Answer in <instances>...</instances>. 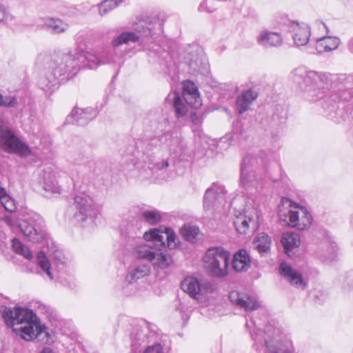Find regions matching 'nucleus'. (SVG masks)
Instances as JSON below:
<instances>
[{
	"label": "nucleus",
	"mask_w": 353,
	"mask_h": 353,
	"mask_svg": "<svg viewBox=\"0 0 353 353\" xmlns=\"http://www.w3.org/2000/svg\"><path fill=\"white\" fill-rule=\"evenodd\" d=\"M292 81L307 94L309 100L320 101L326 116L335 120L341 101L350 102L353 109V77L345 74L306 71L296 68L291 75Z\"/></svg>",
	"instance_id": "1"
},
{
	"label": "nucleus",
	"mask_w": 353,
	"mask_h": 353,
	"mask_svg": "<svg viewBox=\"0 0 353 353\" xmlns=\"http://www.w3.org/2000/svg\"><path fill=\"white\" fill-rule=\"evenodd\" d=\"M0 312L6 325L24 340H37L42 343L51 341L50 334L45 327H43L38 323L32 310L21 307L10 308L1 305Z\"/></svg>",
	"instance_id": "2"
},
{
	"label": "nucleus",
	"mask_w": 353,
	"mask_h": 353,
	"mask_svg": "<svg viewBox=\"0 0 353 353\" xmlns=\"http://www.w3.org/2000/svg\"><path fill=\"white\" fill-rule=\"evenodd\" d=\"M165 230L164 234L157 229L144 232L145 242L135 248L136 256L150 261L155 267L167 268L172 263V258L167 252L164 239L167 240V246L170 249L176 248V243L175 234L168 228Z\"/></svg>",
	"instance_id": "3"
},
{
	"label": "nucleus",
	"mask_w": 353,
	"mask_h": 353,
	"mask_svg": "<svg viewBox=\"0 0 353 353\" xmlns=\"http://www.w3.org/2000/svg\"><path fill=\"white\" fill-rule=\"evenodd\" d=\"M4 221L10 228L15 225L19 228L25 238L32 243L43 240L47 235L45 222L36 212H28L21 214L17 222L12 216H4Z\"/></svg>",
	"instance_id": "4"
},
{
	"label": "nucleus",
	"mask_w": 353,
	"mask_h": 353,
	"mask_svg": "<svg viewBox=\"0 0 353 353\" xmlns=\"http://www.w3.org/2000/svg\"><path fill=\"white\" fill-rule=\"evenodd\" d=\"M250 334L256 350L265 347L270 353H292L288 345L282 342L283 332L279 325L268 324L263 332L254 328Z\"/></svg>",
	"instance_id": "5"
},
{
	"label": "nucleus",
	"mask_w": 353,
	"mask_h": 353,
	"mask_svg": "<svg viewBox=\"0 0 353 353\" xmlns=\"http://www.w3.org/2000/svg\"><path fill=\"white\" fill-rule=\"evenodd\" d=\"M268 162L263 151H260L256 155L248 154L241 164L240 183L242 187L248 190L255 189L258 191L261 188L263 177L256 174V169L261 167L266 170Z\"/></svg>",
	"instance_id": "6"
},
{
	"label": "nucleus",
	"mask_w": 353,
	"mask_h": 353,
	"mask_svg": "<svg viewBox=\"0 0 353 353\" xmlns=\"http://www.w3.org/2000/svg\"><path fill=\"white\" fill-rule=\"evenodd\" d=\"M50 63L52 68L57 70L59 76L63 77L61 80L69 79L81 68H88L86 53L77 50L55 54Z\"/></svg>",
	"instance_id": "7"
},
{
	"label": "nucleus",
	"mask_w": 353,
	"mask_h": 353,
	"mask_svg": "<svg viewBox=\"0 0 353 353\" xmlns=\"http://www.w3.org/2000/svg\"><path fill=\"white\" fill-rule=\"evenodd\" d=\"M98 212L93 199L84 194L76 195L68 210L73 222L83 228L92 226Z\"/></svg>",
	"instance_id": "8"
},
{
	"label": "nucleus",
	"mask_w": 353,
	"mask_h": 353,
	"mask_svg": "<svg viewBox=\"0 0 353 353\" xmlns=\"http://www.w3.org/2000/svg\"><path fill=\"white\" fill-rule=\"evenodd\" d=\"M138 147L142 150V153L146 154L154 148H163L172 150L181 156L185 152L186 145L180 137V133L176 129L168 130L159 135L145 139L143 142L137 143Z\"/></svg>",
	"instance_id": "9"
},
{
	"label": "nucleus",
	"mask_w": 353,
	"mask_h": 353,
	"mask_svg": "<svg viewBox=\"0 0 353 353\" xmlns=\"http://www.w3.org/2000/svg\"><path fill=\"white\" fill-rule=\"evenodd\" d=\"M279 206V216L285 224L299 230L307 229L312 223V216L307 210L288 199H282Z\"/></svg>",
	"instance_id": "10"
},
{
	"label": "nucleus",
	"mask_w": 353,
	"mask_h": 353,
	"mask_svg": "<svg viewBox=\"0 0 353 353\" xmlns=\"http://www.w3.org/2000/svg\"><path fill=\"white\" fill-rule=\"evenodd\" d=\"M230 252L223 247L208 248L203 258L204 268L211 276L223 278L228 274Z\"/></svg>",
	"instance_id": "11"
},
{
	"label": "nucleus",
	"mask_w": 353,
	"mask_h": 353,
	"mask_svg": "<svg viewBox=\"0 0 353 353\" xmlns=\"http://www.w3.org/2000/svg\"><path fill=\"white\" fill-rule=\"evenodd\" d=\"M88 68H97L101 65L120 64L122 62L123 52L117 47L105 46L99 49L85 52Z\"/></svg>",
	"instance_id": "12"
},
{
	"label": "nucleus",
	"mask_w": 353,
	"mask_h": 353,
	"mask_svg": "<svg viewBox=\"0 0 353 353\" xmlns=\"http://www.w3.org/2000/svg\"><path fill=\"white\" fill-rule=\"evenodd\" d=\"M0 146L8 153L27 157L31 153L29 147L22 142L5 124H0Z\"/></svg>",
	"instance_id": "13"
},
{
	"label": "nucleus",
	"mask_w": 353,
	"mask_h": 353,
	"mask_svg": "<svg viewBox=\"0 0 353 353\" xmlns=\"http://www.w3.org/2000/svg\"><path fill=\"white\" fill-rule=\"evenodd\" d=\"M236 231L241 234L254 233L259 228V214L256 208L247 205L243 214L236 215L233 221Z\"/></svg>",
	"instance_id": "14"
},
{
	"label": "nucleus",
	"mask_w": 353,
	"mask_h": 353,
	"mask_svg": "<svg viewBox=\"0 0 353 353\" xmlns=\"http://www.w3.org/2000/svg\"><path fill=\"white\" fill-rule=\"evenodd\" d=\"M157 337L156 326L143 322L137 325L130 334L132 350L135 353L139 351V347L152 342Z\"/></svg>",
	"instance_id": "15"
},
{
	"label": "nucleus",
	"mask_w": 353,
	"mask_h": 353,
	"mask_svg": "<svg viewBox=\"0 0 353 353\" xmlns=\"http://www.w3.org/2000/svg\"><path fill=\"white\" fill-rule=\"evenodd\" d=\"M225 189L222 185L213 184L203 196V208L205 210L218 208L225 203Z\"/></svg>",
	"instance_id": "16"
},
{
	"label": "nucleus",
	"mask_w": 353,
	"mask_h": 353,
	"mask_svg": "<svg viewBox=\"0 0 353 353\" xmlns=\"http://www.w3.org/2000/svg\"><path fill=\"white\" fill-rule=\"evenodd\" d=\"M63 77L59 76L57 70L53 69L52 64L49 63V65L39 75L37 84L39 87L46 92H53L59 83V78Z\"/></svg>",
	"instance_id": "17"
},
{
	"label": "nucleus",
	"mask_w": 353,
	"mask_h": 353,
	"mask_svg": "<svg viewBox=\"0 0 353 353\" xmlns=\"http://www.w3.org/2000/svg\"><path fill=\"white\" fill-rule=\"evenodd\" d=\"M38 183L45 192V196H50L52 194H60L61 188L58 184L56 176L50 168L41 171L39 174Z\"/></svg>",
	"instance_id": "18"
},
{
	"label": "nucleus",
	"mask_w": 353,
	"mask_h": 353,
	"mask_svg": "<svg viewBox=\"0 0 353 353\" xmlns=\"http://www.w3.org/2000/svg\"><path fill=\"white\" fill-rule=\"evenodd\" d=\"M229 299L233 305L246 312L254 311L260 307V303L254 296L238 291H232L229 294Z\"/></svg>",
	"instance_id": "19"
},
{
	"label": "nucleus",
	"mask_w": 353,
	"mask_h": 353,
	"mask_svg": "<svg viewBox=\"0 0 353 353\" xmlns=\"http://www.w3.org/2000/svg\"><path fill=\"white\" fill-rule=\"evenodd\" d=\"M207 283H200L197 279L189 276L181 283V289L194 299L199 300L206 292Z\"/></svg>",
	"instance_id": "20"
},
{
	"label": "nucleus",
	"mask_w": 353,
	"mask_h": 353,
	"mask_svg": "<svg viewBox=\"0 0 353 353\" xmlns=\"http://www.w3.org/2000/svg\"><path fill=\"white\" fill-rule=\"evenodd\" d=\"M279 272L294 287L298 289H304L305 287L301 274L288 263H281Z\"/></svg>",
	"instance_id": "21"
},
{
	"label": "nucleus",
	"mask_w": 353,
	"mask_h": 353,
	"mask_svg": "<svg viewBox=\"0 0 353 353\" xmlns=\"http://www.w3.org/2000/svg\"><path fill=\"white\" fill-rule=\"evenodd\" d=\"M97 116V111L92 108L86 109L74 108L71 113L67 117L68 123H76L79 125H83L88 123Z\"/></svg>",
	"instance_id": "22"
},
{
	"label": "nucleus",
	"mask_w": 353,
	"mask_h": 353,
	"mask_svg": "<svg viewBox=\"0 0 353 353\" xmlns=\"http://www.w3.org/2000/svg\"><path fill=\"white\" fill-rule=\"evenodd\" d=\"M256 41L263 48H269L281 46L283 43V38L279 32L264 30L258 35Z\"/></svg>",
	"instance_id": "23"
},
{
	"label": "nucleus",
	"mask_w": 353,
	"mask_h": 353,
	"mask_svg": "<svg viewBox=\"0 0 353 353\" xmlns=\"http://www.w3.org/2000/svg\"><path fill=\"white\" fill-rule=\"evenodd\" d=\"M185 63L190 68V72H197L205 68L206 59L202 51L199 52L198 48L191 50L185 57Z\"/></svg>",
	"instance_id": "24"
},
{
	"label": "nucleus",
	"mask_w": 353,
	"mask_h": 353,
	"mask_svg": "<svg viewBox=\"0 0 353 353\" xmlns=\"http://www.w3.org/2000/svg\"><path fill=\"white\" fill-rule=\"evenodd\" d=\"M232 267L236 272H247L251 267V259L248 251L240 249L233 256Z\"/></svg>",
	"instance_id": "25"
},
{
	"label": "nucleus",
	"mask_w": 353,
	"mask_h": 353,
	"mask_svg": "<svg viewBox=\"0 0 353 353\" xmlns=\"http://www.w3.org/2000/svg\"><path fill=\"white\" fill-rule=\"evenodd\" d=\"M293 39L297 46H305L310 39V28L305 23H296L293 28Z\"/></svg>",
	"instance_id": "26"
},
{
	"label": "nucleus",
	"mask_w": 353,
	"mask_h": 353,
	"mask_svg": "<svg viewBox=\"0 0 353 353\" xmlns=\"http://www.w3.org/2000/svg\"><path fill=\"white\" fill-rule=\"evenodd\" d=\"M257 97L258 93L252 89L247 90L239 96L236 101V109L239 113L243 114L246 112L252 102L256 99Z\"/></svg>",
	"instance_id": "27"
},
{
	"label": "nucleus",
	"mask_w": 353,
	"mask_h": 353,
	"mask_svg": "<svg viewBox=\"0 0 353 353\" xmlns=\"http://www.w3.org/2000/svg\"><path fill=\"white\" fill-rule=\"evenodd\" d=\"M150 266L148 264H141L132 268L125 276V281L129 283H136L150 274Z\"/></svg>",
	"instance_id": "28"
},
{
	"label": "nucleus",
	"mask_w": 353,
	"mask_h": 353,
	"mask_svg": "<svg viewBox=\"0 0 353 353\" xmlns=\"http://www.w3.org/2000/svg\"><path fill=\"white\" fill-rule=\"evenodd\" d=\"M281 242L288 256L293 254L300 245L299 235L294 232H285L283 234Z\"/></svg>",
	"instance_id": "29"
},
{
	"label": "nucleus",
	"mask_w": 353,
	"mask_h": 353,
	"mask_svg": "<svg viewBox=\"0 0 353 353\" xmlns=\"http://www.w3.org/2000/svg\"><path fill=\"white\" fill-rule=\"evenodd\" d=\"M316 51L323 53L336 50L340 44V39L338 37L325 36L316 39Z\"/></svg>",
	"instance_id": "30"
},
{
	"label": "nucleus",
	"mask_w": 353,
	"mask_h": 353,
	"mask_svg": "<svg viewBox=\"0 0 353 353\" xmlns=\"http://www.w3.org/2000/svg\"><path fill=\"white\" fill-rule=\"evenodd\" d=\"M252 244L254 249L263 256L270 252L272 240L267 234L259 233L253 240Z\"/></svg>",
	"instance_id": "31"
},
{
	"label": "nucleus",
	"mask_w": 353,
	"mask_h": 353,
	"mask_svg": "<svg viewBox=\"0 0 353 353\" xmlns=\"http://www.w3.org/2000/svg\"><path fill=\"white\" fill-rule=\"evenodd\" d=\"M321 253L320 256L325 261H332L334 260L336 251L337 245L331 239H325L320 245Z\"/></svg>",
	"instance_id": "32"
},
{
	"label": "nucleus",
	"mask_w": 353,
	"mask_h": 353,
	"mask_svg": "<svg viewBox=\"0 0 353 353\" xmlns=\"http://www.w3.org/2000/svg\"><path fill=\"white\" fill-rule=\"evenodd\" d=\"M140 37L134 31H123L112 41L113 47H119L123 44L137 43L139 41Z\"/></svg>",
	"instance_id": "33"
},
{
	"label": "nucleus",
	"mask_w": 353,
	"mask_h": 353,
	"mask_svg": "<svg viewBox=\"0 0 353 353\" xmlns=\"http://www.w3.org/2000/svg\"><path fill=\"white\" fill-rule=\"evenodd\" d=\"M133 30L139 37H152L154 34L153 26L147 20H141L134 24Z\"/></svg>",
	"instance_id": "34"
},
{
	"label": "nucleus",
	"mask_w": 353,
	"mask_h": 353,
	"mask_svg": "<svg viewBox=\"0 0 353 353\" xmlns=\"http://www.w3.org/2000/svg\"><path fill=\"white\" fill-rule=\"evenodd\" d=\"M0 204L5 210L9 212H14L17 206L14 199L7 193L6 189L0 186Z\"/></svg>",
	"instance_id": "35"
},
{
	"label": "nucleus",
	"mask_w": 353,
	"mask_h": 353,
	"mask_svg": "<svg viewBox=\"0 0 353 353\" xmlns=\"http://www.w3.org/2000/svg\"><path fill=\"white\" fill-rule=\"evenodd\" d=\"M46 27L53 33H61L68 29V24L59 19L49 18L45 21Z\"/></svg>",
	"instance_id": "36"
},
{
	"label": "nucleus",
	"mask_w": 353,
	"mask_h": 353,
	"mask_svg": "<svg viewBox=\"0 0 353 353\" xmlns=\"http://www.w3.org/2000/svg\"><path fill=\"white\" fill-rule=\"evenodd\" d=\"M139 223L136 221V225L134 223H128L125 228L122 229L121 234L125 238H128L132 241L140 239L141 232L139 227Z\"/></svg>",
	"instance_id": "37"
},
{
	"label": "nucleus",
	"mask_w": 353,
	"mask_h": 353,
	"mask_svg": "<svg viewBox=\"0 0 353 353\" xmlns=\"http://www.w3.org/2000/svg\"><path fill=\"white\" fill-rule=\"evenodd\" d=\"M12 247L14 252L22 255L26 259L31 260L32 259V254L29 248L26 247L19 239L15 238L12 239Z\"/></svg>",
	"instance_id": "38"
},
{
	"label": "nucleus",
	"mask_w": 353,
	"mask_h": 353,
	"mask_svg": "<svg viewBox=\"0 0 353 353\" xmlns=\"http://www.w3.org/2000/svg\"><path fill=\"white\" fill-rule=\"evenodd\" d=\"M199 228L195 225H184L181 229V233L188 241H193L199 234Z\"/></svg>",
	"instance_id": "39"
},
{
	"label": "nucleus",
	"mask_w": 353,
	"mask_h": 353,
	"mask_svg": "<svg viewBox=\"0 0 353 353\" xmlns=\"http://www.w3.org/2000/svg\"><path fill=\"white\" fill-rule=\"evenodd\" d=\"M19 101L15 95L3 94L0 92V106L6 108H14L18 106Z\"/></svg>",
	"instance_id": "40"
},
{
	"label": "nucleus",
	"mask_w": 353,
	"mask_h": 353,
	"mask_svg": "<svg viewBox=\"0 0 353 353\" xmlns=\"http://www.w3.org/2000/svg\"><path fill=\"white\" fill-rule=\"evenodd\" d=\"M168 159L157 160L154 163H149L148 168L153 174H157L158 176L163 174L168 168Z\"/></svg>",
	"instance_id": "41"
},
{
	"label": "nucleus",
	"mask_w": 353,
	"mask_h": 353,
	"mask_svg": "<svg viewBox=\"0 0 353 353\" xmlns=\"http://www.w3.org/2000/svg\"><path fill=\"white\" fill-rule=\"evenodd\" d=\"M173 107L175 112V116L177 118L185 116L188 111L186 105L183 103L181 97L176 94H174V97Z\"/></svg>",
	"instance_id": "42"
},
{
	"label": "nucleus",
	"mask_w": 353,
	"mask_h": 353,
	"mask_svg": "<svg viewBox=\"0 0 353 353\" xmlns=\"http://www.w3.org/2000/svg\"><path fill=\"white\" fill-rule=\"evenodd\" d=\"M37 258L39 267L46 273L51 280L53 279V276L50 272V264L44 252H39L37 254Z\"/></svg>",
	"instance_id": "43"
},
{
	"label": "nucleus",
	"mask_w": 353,
	"mask_h": 353,
	"mask_svg": "<svg viewBox=\"0 0 353 353\" xmlns=\"http://www.w3.org/2000/svg\"><path fill=\"white\" fill-rule=\"evenodd\" d=\"M142 219L150 225H155L159 223L161 216L159 212L155 210H145L141 213Z\"/></svg>",
	"instance_id": "44"
},
{
	"label": "nucleus",
	"mask_w": 353,
	"mask_h": 353,
	"mask_svg": "<svg viewBox=\"0 0 353 353\" xmlns=\"http://www.w3.org/2000/svg\"><path fill=\"white\" fill-rule=\"evenodd\" d=\"M184 100L189 105L192 106L193 108H199L201 104V99L198 93H192V94H186L185 96H183Z\"/></svg>",
	"instance_id": "45"
},
{
	"label": "nucleus",
	"mask_w": 353,
	"mask_h": 353,
	"mask_svg": "<svg viewBox=\"0 0 353 353\" xmlns=\"http://www.w3.org/2000/svg\"><path fill=\"white\" fill-rule=\"evenodd\" d=\"M117 6L118 4L114 0H105L99 5V14L103 16L107 14L108 12L111 11Z\"/></svg>",
	"instance_id": "46"
},
{
	"label": "nucleus",
	"mask_w": 353,
	"mask_h": 353,
	"mask_svg": "<svg viewBox=\"0 0 353 353\" xmlns=\"http://www.w3.org/2000/svg\"><path fill=\"white\" fill-rule=\"evenodd\" d=\"M143 353H165V350L160 343H154L148 345Z\"/></svg>",
	"instance_id": "47"
},
{
	"label": "nucleus",
	"mask_w": 353,
	"mask_h": 353,
	"mask_svg": "<svg viewBox=\"0 0 353 353\" xmlns=\"http://www.w3.org/2000/svg\"><path fill=\"white\" fill-rule=\"evenodd\" d=\"M199 90L196 85L190 81H186L183 84V96H185L186 94H192V93H198Z\"/></svg>",
	"instance_id": "48"
},
{
	"label": "nucleus",
	"mask_w": 353,
	"mask_h": 353,
	"mask_svg": "<svg viewBox=\"0 0 353 353\" xmlns=\"http://www.w3.org/2000/svg\"><path fill=\"white\" fill-rule=\"evenodd\" d=\"M190 119H191L192 123H194V124L196 125L200 123L199 116L196 112H191Z\"/></svg>",
	"instance_id": "49"
},
{
	"label": "nucleus",
	"mask_w": 353,
	"mask_h": 353,
	"mask_svg": "<svg viewBox=\"0 0 353 353\" xmlns=\"http://www.w3.org/2000/svg\"><path fill=\"white\" fill-rule=\"evenodd\" d=\"M199 10L201 11V12H203V11H206V12H212V10L208 8V4H207V2H203L200 4L199 7Z\"/></svg>",
	"instance_id": "50"
},
{
	"label": "nucleus",
	"mask_w": 353,
	"mask_h": 353,
	"mask_svg": "<svg viewBox=\"0 0 353 353\" xmlns=\"http://www.w3.org/2000/svg\"><path fill=\"white\" fill-rule=\"evenodd\" d=\"M54 259H56L60 263H64V257L62 256V254L59 252H56L54 253Z\"/></svg>",
	"instance_id": "51"
},
{
	"label": "nucleus",
	"mask_w": 353,
	"mask_h": 353,
	"mask_svg": "<svg viewBox=\"0 0 353 353\" xmlns=\"http://www.w3.org/2000/svg\"><path fill=\"white\" fill-rule=\"evenodd\" d=\"M316 23L319 26V28L325 29L327 34L329 32L328 28L323 21H316Z\"/></svg>",
	"instance_id": "52"
},
{
	"label": "nucleus",
	"mask_w": 353,
	"mask_h": 353,
	"mask_svg": "<svg viewBox=\"0 0 353 353\" xmlns=\"http://www.w3.org/2000/svg\"><path fill=\"white\" fill-rule=\"evenodd\" d=\"M347 47L350 52L353 54V38L349 41Z\"/></svg>",
	"instance_id": "53"
},
{
	"label": "nucleus",
	"mask_w": 353,
	"mask_h": 353,
	"mask_svg": "<svg viewBox=\"0 0 353 353\" xmlns=\"http://www.w3.org/2000/svg\"><path fill=\"white\" fill-rule=\"evenodd\" d=\"M40 353H53L52 350L50 347H44Z\"/></svg>",
	"instance_id": "54"
},
{
	"label": "nucleus",
	"mask_w": 353,
	"mask_h": 353,
	"mask_svg": "<svg viewBox=\"0 0 353 353\" xmlns=\"http://www.w3.org/2000/svg\"><path fill=\"white\" fill-rule=\"evenodd\" d=\"M132 162L133 165H135L137 161L134 159H132Z\"/></svg>",
	"instance_id": "55"
}]
</instances>
